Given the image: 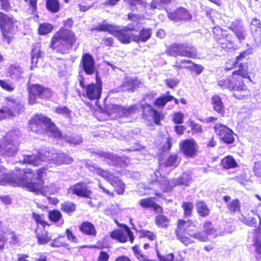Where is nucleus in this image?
Returning <instances> with one entry per match:
<instances>
[{
  "label": "nucleus",
  "instance_id": "603ef678",
  "mask_svg": "<svg viewBox=\"0 0 261 261\" xmlns=\"http://www.w3.org/2000/svg\"><path fill=\"white\" fill-rule=\"evenodd\" d=\"M228 28L236 34L244 29V27L240 21L236 20L230 24Z\"/></svg>",
  "mask_w": 261,
  "mask_h": 261
},
{
  "label": "nucleus",
  "instance_id": "7c9ffc66",
  "mask_svg": "<svg viewBox=\"0 0 261 261\" xmlns=\"http://www.w3.org/2000/svg\"><path fill=\"white\" fill-rule=\"evenodd\" d=\"M23 162L34 166H38L41 163L39 153L37 155L35 154L24 155Z\"/></svg>",
  "mask_w": 261,
  "mask_h": 261
},
{
  "label": "nucleus",
  "instance_id": "c756f323",
  "mask_svg": "<svg viewBox=\"0 0 261 261\" xmlns=\"http://www.w3.org/2000/svg\"><path fill=\"white\" fill-rule=\"evenodd\" d=\"M197 212L201 217L207 216L210 210L206 203L203 201H198L196 203Z\"/></svg>",
  "mask_w": 261,
  "mask_h": 261
},
{
  "label": "nucleus",
  "instance_id": "f8f14e48",
  "mask_svg": "<svg viewBox=\"0 0 261 261\" xmlns=\"http://www.w3.org/2000/svg\"><path fill=\"white\" fill-rule=\"evenodd\" d=\"M96 84H90L88 85L86 88V95L90 99H98L100 96L102 91V82L101 79L98 76L97 73L96 75Z\"/></svg>",
  "mask_w": 261,
  "mask_h": 261
},
{
  "label": "nucleus",
  "instance_id": "aec40b11",
  "mask_svg": "<svg viewBox=\"0 0 261 261\" xmlns=\"http://www.w3.org/2000/svg\"><path fill=\"white\" fill-rule=\"evenodd\" d=\"M140 83V81L136 78L133 79L127 76L124 79L120 89L122 91L133 92L136 88L139 87Z\"/></svg>",
  "mask_w": 261,
  "mask_h": 261
},
{
  "label": "nucleus",
  "instance_id": "b1692460",
  "mask_svg": "<svg viewBox=\"0 0 261 261\" xmlns=\"http://www.w3.org/2000/svg\"><path fill=\"white\" fill-rule=\"evenodd\" d=\"M132 40L136 42H146L151 36V31L150 29H143L139 32L138 35L132 34Z\"/></svg>",
  "mask_w": 261,
  "mask_h": 261
},
{
  "label": "nucleus",
  "instance_id": "473e14b6",
  "mask_svg": "<svg viewBox=\"0 0 261 261\" xmlns=\"http://www.w3.org/2000/svg\"><path fill=\"white\" fill-rule=\"evenodd\" d=\"M197 56V50L191 44L186 42L184 57L194 58Z\"/></svg>",
  "mask_w": 261,
  "mask_h": 261
},
{
  "label": "nucleus",
  "instance_id": "8fccbe9b",
  "mask_svg": "<svg viewBox=\"0 0 261 261\" xmlns=\"http://www.w3.org/2000/svg\"><path fill=\"white\" fill-rule=\"evenodd\" d=\"M62 217L61 213L58 210H54L48 212V218L53 222H58Z\"/></svg>",
  "mask_w": 261,
  "mask_h": 261
},
{
  "label": "nucleus",
  "instance_id": "6ab92c4d",
  "mask_svg": "<svg viewBox=\"0 0 261 261\" xmlns=\"http://www.w3.org/2000/svg\"><path fill=\"white\" fill-rule=\"evenodd\" d=\"M6 100L8 101L7 105L2 106L0 109V113L12 114L13 112L11 111L10 107L14 108V109L17 111L18 114L23 112V106L21 103H16L15 100L11 97H7Z\"/></svg>",
  "mask_w": 261,
  "mask_h": 261
},
{
  "label": "nucleus",
  "instance_id": "39448f33",
  "mask_svg": "<svg viewBox=\"0 0 261 261\" xmlns=\"http://www.w3.org/2000/svg\"><path fill=\"white\" fill-rule=\"evenodd\" d=\"M19 130H12L8 132L0 143V155L13 156L19 149ZM0 162H2L0 159Z\"/></svg>",
  "mask_w": 261,
  "mask_h": 261
},
{
  "label": "nucleus",
  "instance_id": "f704fd0d",
  "mask_svg": "<svg viewBox=\"0 0 261 261\" xmlns=\"http://www.w3.org/2000/svg\"><path fill=\"white\" fill-rule=\"evenodd\" d=\"M212 104L214 110L218 113L222 114L223 104L221 98L218 95H214L212 98Z\"/></svg>",
  "mask_w": 261,
  "mask_h": 261
},
{
  "label": "nucleus",
  "instance_id": "09e8293b",
  "mask_svg": "<svg viewBox=\"0 0 261 261\" xmlns=\"http://www.w3.org/2000/svg\"><path fill=\"white\" fill-rule=\"evenodd\" d=\"M188 234L201 242H205L208 239L207 236L205 235L204 232L196 231L194 233H191V229H189L188 230Z\"/></svg>",
  "mask_w": 261,
  "mask_h": 261
},
{
  "label": "nucleus",
  "instance_id": "c85d7f7f",
  "mask_svg": "<svg viewBox=\"0 0 261 261\" xmlns=\"http://www.w3.org/2000/svg\"><path fill=\"white\" fill-rule=\"evenodd\" d=\"M140 205L143 208H152L156 212H162V208L161 206L156 203L152 198H143L140 200Z\"/></svg>",
  "mask_w": 261,
  "mask_h": 261
},
{
  "label": "nucleus",
  "instance_id": "338daca9",
  "mask_svg": "<svg viewBox=\"0 0 261 261\" xmlns=\"http://www.w3.org/2000/svg\"><path fill=\"white\" fill-rule=\"evenodd\" d=\"M237 67L239 68V64L237 63L236 60H235V61L229 60L225 64V69L226 70H229L234 68H237Z\"/></svg>",
  "mask_w": 261,
  "mask_h": 261
},
{
  "label": "nucleus",
  "instance_id": "4c0bfd02",
  "mask_svg": "<svg viewBox=\"0 0 261 261\" xmlns=\"http://www.w3.org/2000/svg\"><path fill=\"white\" fill-rule=\"evenodd\" d=\"M46 7L49 11L53 13H57L60 10V5L58 0H47Z\"/></svg>",
  "mask_w": 261,
  "mask_h": 261
},
{
  "label": "nucleus",
  "instance_id": "f3484780",
  "mask_svg": "<svg viewBox=\"0 0 261 261\" xmlns=\"http://www.w3.org/2000/svg\"><path fill=\"white\" fill-rule=\"evenodd\" d=\"M92 154L98 155L99 157L103 158L109 165L117 166L123 162V159L120 156L100 150L93 151Z\"/></svg>",
  "mask_w": 261,
  "mask_h": 261
},
{
  "label": "nucleus",
  "instance_id": "bf43d9fd",
  "mask_svg": "<svg viewBox=\"0 0 261 261\" xmlns=\"http://www.w3.org/2000/svg\"><path fill=\"white\" fill-rule=\"evenodd\" d=\"M53 28V26L49 23L41 24L38 29L39 33L41 35H46L51 31Z\"/></svg>",
  "mask_w": 261,
  "mask_h": 261
},
{
  "label": "nucleus",
  "instance_id": "1a4fd4ad",
  "mask_svg": "<svg viewBox=\"0 0 261 261\" xmlns=\"http://www.w3.org/2000/svg\"><path fill=\"white\" fill-rule=\"evenodd\" d=\"M103 21L102 23H99L98 25L92 28L91 31H96L98 32H108L114 36L116 37L120 42L124 44L129 43L132 39V34L123 28L121 30H118V27L116 25L108 24Z\"/></svg>",
  "mask_w": 261,
  "mask_h": 261
},
{
  "label": "nucleus",
  "instance_id": "774afa93",
  "mask_svg": "<svg viewBox=\"0 0 261 261\" xmlns=\"http://www.w3.org/2000/svg\"><path fill=\"white\" fill-rule=\"evenodd\" d=\"M141 237H147L150 240L153 241L156 239V236L152 232L142 230L141 231Z\"/></svg>",
  "mask_w": 261,
  "mask_h": 261
},
{
  "label": "nucleus",
  "instance_id": "e433bc0d",
  "mask_svg": "<svg viewBox=\"0 0 261 261\" xmlns=\"http://www.w3.org/2000/svg\"><path fill=\"white\" fill-rule=\"evenodd\" d=\"M15 182L14 179L10 177V175L7 174L6 169H0V185H6L7 184H13Z\"/></svg>",
  "mask_w": 261,
  "mask_h": 261
},
{
  "label": "nucleus",
  "instance_id": "5fc2aeb1",
  "mask_svg": "<svg viewBox=\"0 0 261 261\" xmlns=\"http://www.w3.org/2000/svg\"><path fill=\"white\" fill-rule=\"evenodd\" d=\"M178 155L176 154H171L165 162V166L167 167H177L178 165Z\"/></svg>",
  "mask_w": 261,
  "mask_h": 261
},
{
  "label": "nucleus",
  "instance_id": "58836bf2",
  "mask_svg": "<svg viewBox=\"0 0 261 261\" xmlns=\"http://www.w3.org/2000/svg\"><path fill=\"white\" fill-rule=\"evenodd\" d=\"M239 220L244 224L250 226V227H256L257 225V220L256 219L252 216L248 217L246 218L243 215H241L239 217Z\"/></svg>",
  "mask_w": 261,
  "mask_h": 261
},
{
  "label": "nucleus",
  "instance_id": "6e6552de",
  "mask_svg": "<svg viewBox=\"0 0 261 261\" xmlns=\"http://www.w3.org/2000/svg\"><path fill=\"white\" fill-rule=\"evenodd\" d=\"M0 14V30L3 40L10 43V34H13L17 31L19 22L11 15L4 13Z\"/></svg>",
  "mask_w": 261,
  "mask_h": 261
},
{
  "label": "nucleus",
  "instance_id": "0e129e2a",
  "mask_svg": "<svg viewBox=\"0 0 261 261\" xmlns=\"http://www.w3.org/2000/svg\"><path fill=\"white\" fill-rule=\"evenodd\" d=\"M221 46V47L223 49H229L232 46V42L231 41L228 39V37L226 38V40H221L217 42Z\"/></svg>",
  "mask_w": 261,
  "mask_h": 261
},
{
  "label": "nucleus",
  "instance_id": "e2e57ef3",
  "mask_svg": "<svg viewBox=\"0 0 261 261\" xmlns=\"http://www.w3.org/2000/svg\"><path fill=\"white\" fill-rule=\"evenodd\" d=\"M0 86L8 91H12L15 88L11 83L2 80H0Z\"/></svg>",
  "mask_w": 261,
  "mask_h": 261
},
{
  "label": "nucleus",
  "instance_id": "cd10ccee",
  "mask_svg": "<svg viewBox=\"0 0 261 261\" xmlns=\"http://www.w3.org/2000/svg\"><path fill=\"white\" fill-rule=\"evenodd\" d=\"M56 150L53 148H45L43 150L39 152L41 162H51L53 163Z\"/></svg>",
  "mask_w": 261,
  "mask_h": 261
},
{
  "label": "nucleus",
  "instance_id": "69168bd1",
  "mask_svg": "<svg viewBox=\"0 0 261 261\" xmlns=\"http://www.w3.org/2000/svg\"><path fill=\"white\" fill-rule=\"evenodd\" d=\"M161 180L159 182L160 184V188L163 190L167 189L170 186H173V184L171 183V181H169L164 177H161Z\"/></svg>",
  "mask_w": 261,
  "mask_h": 261
},
{
  "label": "nucleus",
  "instance_id": "0eeeda50",
  "mask_svg": "<svg viewBox=\"0 0 261 261\" xmlns=\"http://www.w3.org/2000/svg\"><path fill=\"white\" fill-rule=\"evenodd\" d=\"M142 110V114H145L146 111L152 114H160L158 111L153 108L149 105H140L136 104L133 106H120L115 104H111L108 106L107 108L106 114H111L112 113H121V114H126L127 113H138L140 111Z\"/></svg>",
  "mask_w": 261,
  "mask_h": 261
},
{
  "label": "nucleus",
  "instance_id": "bb28decb",
  "mask_svg": "<svg viewBox=\"0 0 261 261\" xmlns=\"http://www.w3.org/2000/svg\"><path fill=\"white\" fill-rule=\"evenodd\" d=\"M73 161V159L69 155L56 150L53 163L58 165L70 164Z\"/></svg>",
  "mask_w": 261,
  "mask_h": 261
},
{
  "label": "nucleus",
  "instance_id": "864d4df0",
  "mask_svg": "<svg viewBox=\"0 0 261 261\" xmlns=\"http://www.w3.org/2000/svg\"><path fill=\"white\" fill-rule=\"evenodd\" d=\"M228 28L236 34L244 29V27L240 21L236 20L230 24Z\"/></svg>",
  "mask_w": 261,
  "mask_h": 261
},
{
  "label": "nucleus",
  "instance_id": "72a5a7b5",
  "mask_svg": "<svg viewBox=\"0 0 261 261\" xmlns=\"http://www.w3.org/2000/svg\"><path fill=\"white\" fill-rule=\"evenodd\" d=\"M221 164L225 169L233 168L237 166V162L234 158L230 155H228L222 159Z\"/></svg>",
  "mask_w": 261,
  "mask_h": 261
},
{
  "label": "nucleus",
  "instance_id": "f257e3e1",
  "mask_svg": "<svg viewBox=\"0 0 261 261\" xmlns=\"http://www.w3.org/2000/svg\"><path fill=\"white\" fill-rule=\"evenodd\" d=\"M29 128L37 134L45 133L49 137L57 139H64L66 142L74 145L83 142V138L80 135L71 136H63L61 132L51 119L44 115H35L29 121Z\"/></svg>",
  "mask_w": 261,
  "mask_h": 261
},
{
  "label": "nucleus",
  "instance_id": "ea45409f",
  "mask_svg": "<svg viewBox=\"0 0 261 261\" xmlns=\"http://www.w3.org/2000/svg\"><path fill=\"white\" fill-rule=\"evenodd\" d=\"M145 117L143 118L147 119L148 121L147 122V125H152L154 123L157 125L160 124L161 119L163 118L164 115H143Z\"/></svg>",
  "mask_w": 261,
  "mask_h": 261
},
{
  "label": "nucleus",
  "instance_id": "de8ad7c7",
  "mask_svg": "<svg viewBox=\"0 0 261 261\" xmlns=\"http://www.w3.org/2000/svg\"><path fill=\"white\" fill-rule=\"evenodd\" d=\"M253 50V48L250 47L247 49L246 50L241 52L240 54V55L236 57V60H237V63H238L239 65L241 64L242 63H241L240 62L246 59L247 57L249 55L252 54ZM244 63L246 64V65H247V64L246 63Z\"/></svg>",
  "mask_w": 261,
  "mask_h": 261
},
{
  "label": "nucleus",
  "instance_id": "2eb2a0df",
  "mask_svg": "<svg viewBox=\"0 0 261 261\" xmlns=\"http://www.w3.org/2000/svg\"><path fill=\"white\" fill-rule=\"evenodd\" d=\"M80 66L88 75L93 74L96 71L95 62L93 57L89 53H85L81 59Z\"/></svg>",
  "mask_w": 261,
  "mask_h": 261
},
{
  "label": "nucleus",
  "instance_id": "13d9d810",
  "mask_svg": "<svg viewBox=\"0 0 261 261\" xmlns=\"http://www.w3.org/2000/svg\"><path fill=\"white\" fill-rule=\"evenodd\" d=\"M182 207L184 210V215L186 217H190L193 208V204L192 202H184L182 204Z\"/></svg>",
  "mask_w": 261,
  "mask_h": 261
},
{
  "label": "nucleus",
  "instance_id": "a878e982",
  "mask_svg": "<svg viewBox=\"0 0 261 261\" xmlns=\"http://www.w3.org/2000/svg\"><path fill=\"white\" fill-rule=\"evenodd\" d=\"M79 228V230L86 235L95 237L97 234L95 226L91 222H83Z\"/></svg>",
  "mask_w": 261,
  "mask_h": 261
},
{
  "label": "nucleus",
  "instance_id": "4be33fe9",
  "mask_svg": "<svg viewBox=\"0 0 261 261\" xmlns=\"http://www.w3.org/2000/svg\"><path fill=\"white\" fill-rule=\"evenodd\" d=\"M192 180V175L188 172H185L179 177L173 179L171 180V183L173 184V186H189Z\"/></svg>",
  "mask_w": 261,
  "mask_h": 261
},
{
  "label": "nucleus",
  "instance_id": "a19ab883",
  "mask_svg": "<svg viewBox=\"0 0 261 261\" xmlns=\"http://www.w3.org/2000/svg\"><path fill=\"white\" fill-rule=\"evenodd\" d=\"M155 221L156 224L159 227L162 228L167 227L168 226L169 223L168 218L163 215H159L156 216Z\"/></svg>",
  "mask_w": 261,
  "mask_h": 261
},
{
  "label": "nucleus",
  "instance_id": "680f3d73",
  "mask_svg": "<svg viewBox=\"0 0 261 261\" xmlns=\"http://www.w3.org/2000/svg\"><path fill=\"white\" fill-rule=\"evenodd\" d=\"M32 218L36 221L37 224L41 225L43 227V228H45L46 225H48L46 221L43 220L41 216L39 214L33 212L32 213Z\"/></svg>",
  "mask_w": 261,
  "mask_h": 261
},
{
  "label": "nucleus",
  "instance_id": "5701e85b",
  "mask_svg": "<svg viewBox=\"0 0 261 261\" xmlns=\"http://www.w3.org/2000/svg\"><path fill=\"white\" fill-rule=\"evenodd\" d=\"M44 56V53L41 49L40 45L36 43L33 45L31 53L32 68L33 66H36L38 60L41 59Z\"/></svg>",
  "mask_w": 261,
  "mask_h": 261
},
{
  "label": "nucleus",
  "instance_id": "3c124183",
  "mask_svg": "<svg viewBox=\"0 0 261 261\" xmlns=\"http://www.w3.org/2000/svg\"><path fill=\"white\" fill-rule=\"evenodd\" d=\"M228 28L236 34L244 29V27L240 21L236 20L230 24Z\"/></svg>",
  "mask_w": 261,
  "mask_h": 261
},
{
  "label": "nucleus",
  "instance_id": "9d476101",
  "mask_svg": "<svg viewBox=\"0 0 261 261\" xmlns=\"http://www.w3.org/2000/svg\"><path fill=\"white\" fill-rule=\"evenodd\" d=\"M29 103L33 105L41 103L42 100H46L51 97L52 92L48 88L39 84H33L28 87Z\"/></svg>",
  "mask_w": 261,
  "mask_h": 261
},
{
  "label": "nucleus",
  "instance_id": "a211bd4d",
  "mask_svg": "<svg viewBox=\"0 0 261 261\" xmlns=\"http://www.w3.org/2000/svg\"><path fill=\"white\" fill-rule=\"evenodd\" d=\"M71 190L73 194L80 197L90 198L92 192L87 185L84 182H79L71 187Z\"/></svg>",
  "mask_w": 261,
  "mask_h": 261
},
{
  "label": "nucleus",
  "instance_id": "423d86ee",
  "mask_svg": "<svg viewBox=\"0 0 261 261\" xmlns=\"http://www.w3.org/2000/svg\"><path fill=\"white\" fill-rule=\"evenodd\" d=\"M86 166L91 171L96 173L104 178L115 189L118 194L122 195L124 193L125 191L124 184L118 177L114 176L112 172L108 170H102L91 162L87 163Z\"/></svg>",
  "mask_w": 261,
  "mask_h": 261
},
{
  "label": "nucleus",
  "instance_id": "37998d69",
  "mask_svg": "<svg viewBox=\"0 0 261 261\" xmlns=\"http://www.w3.org/2000/svg\"><path fill=\"white\" fill-rule=\"evenodd\" d=\"M213 32L214 34V38L217 42L221 40H225V41H226V38L228 37V36H224L223 34L222 29L219 27H214L213 30Z\"/></svg>",
  "mask_w": 261,
  "mask_h": 261
},
{
  "label": "nucleus",
  "instance_id": "f03ea898",
  "mask_svg": "<svg viewBox=\"0 0 261 261\" xmlns=\"http://www.w3.org/2000/svg\"><path fill=\"white\" fill-rule=\"evenodd\" d=\"M45 174L44 169L40 168L34 172L32 169H25L23 174H20L16 181L18 186L26 187L27 189L36 194L40 193L47 196L48 194H54L57 191L56 186L51 184L49 186L42 187L43 181L42 177Z\"/></svg>",
  "mask_w": 261,
  "mask_h": 261
},
{
  "label": "nucleus",
  "instance_id": "2f4dec72",
  "mask_svg": "<svg viewBox=\"0 0 261 261\" xmlns=\"http://www.w3.org/2000/svg\"><path fill=\"white\" fill-rule=\"evenodd\" d=\"M111 237L121 243H125L127 240V236L122 230L116 229L113 231L110 234Z\"/></svg>",
  "mask_w": 261,
  "mask_h": 261
},
{
  "label": "nucleus",
  "instance_id": "052dcab7",
  "mask_svg": "<svg viewBox=\"0 0 261 261\" xmlns=\"http://www.w3.org/2000/svg\"><path fill=\"white\" fill-rule=\"evenodd\" d=\"M254 255L257 260H261V241L257 240L254 243Z\"/></svg>",
  "mask_w": 261,
  "mask_h": 261
},
{
  "label": "nucleus",
  "instance_id": "79ce46f5",
  "mask_svg": "<svg viewBox=\"0 0 261 261\" xmlns=\"http://www.w3.org/2000/svg\"><path fill=\"white\" fill-rule=\"evenodd\" d=\"M227 208L231 212L235 213L240 212L241 203L239 199H236L231 200L227 204Z\"/></svg>",
  "mask_w": 261,
  "mask_h": 261
},
{
  "label": "nucleus",
  "instance_id": "6e6d98bb",
  "mask_svg": "<svg viewBox=\"0 0 261 261\" xmlns=\"http://www.w3.org/2000/svg\"><path fill=\"white\" fill-rule=\"evenodd\" d=\"M23 70L19 66H12L11 68V75L12 78L19 79L20 78Z\"/></svg>",
  "mask_w": 261,
  "mask_h": 261
},
{
  "label": "nucleus",
  "instance_id": "412c9836",
  "mask_svg": "<svg viewBox=\"0 0 261 261\" xmlns=\"http://www.w3.org/2000/svg\"><path fill=\"white\" fill-rule=\"evenodd\" d=\"M185 46V43H174L167 48L166 51L168 55L173 57H184Z\"/></svg>",
  "mask_w": 261,
  "mask_h": 261
},
{
  "label": "nucleus",
  "instance_id": "49530a36",
  "mask_svg": "<svg viewBox=\"0 0 261 261\" xmlns=\"http://www.w3.org/2000/svg\"><path fill=\"white\" fill-rule=\"evenodd\" d=\"M250 30L253 34H257L261 31V23L257 18L252 19L250 24Z\"/></svg>",
  "mask_w": 261,
  "mask_h": 261
},
{
  "label": "nucleus",
  "instance_id": "dca6fc26",
  "mask_svg": "<svg viewBox=\"0 0 261 261\" xmlns=\"http://www.w3.org/2000/svg\"><path fill=\"white\" fill-rule=\"evenodd\" d=\"M167 12L169 19L174 22L190 20L192 19V15L186 9L183 7H179L173 12H169L167 10Z\"/></svg>",
  "mask_w": 261,
  "mask_h": 261
},
{
  "label": "nucleus",
  "instance_id": "393cba45",
  "mask_svg": "<svg viewBox=\"0 0 261 261\" xmlns=\"http://www.w3.org/2000/svg\"><path fill=\"white\" fill-rule=\"evenodd\" d=\"M172 100H174L175 103L177 104L178 100L175 98L173 96L170 95V92L168 91L166 94L162 95L161 96L157 98L154 102V106L158 108H163L167 102Z\"/></svg>",
  "mask_w": 261,
  "mask_h": 261
},
{
  "label": "nucleus",
  "instance_id": "9b49d317",
  "mask_svg": "<svg viewBox=\"0 0 261 261\" xmlns=\"http://www.w3.org/2000/svg\"><path fill=\"white\" fill-rule=\"evenodd\" d=\"M192 224L191 221L179 220L178 222L177 228L175 230L177 239L186 246H188L194 242L190 238L186 236L185 232L187 227L190 226Z\"/></svg>",
  "mask_w": 261,
  "mask_h": 261
},
{
  "label": "nucleus",
  "instance_id": "c03bdc74",
  "mask_svg": "<svg viewBox=\"0 0 261 261\" xmlns=\"http://www.w3.org/2000/svg\"><path fill=\"white\" fill-rule=\"evenodd\" d=\"M75 208V205L73 202L69 201H66L61 205V210L67 214H70L74 212Z\"/></svg>",
  "mask_w": 261,
  "mask_h": 261
},
{
  "label": "nucleus",
  "instance_id": "20e7f679",
  "mask_svg": "<svg viewBox=\"0 0 261 261\" xmlns=\"http://www.w3.org/2000/svg\"><path fill=\"white\" fill-rule=\"evenodd\" d=\"M75 41L74 32L68 29H61L52 38L50 46L57 53L68 54Z\"/></svg>",
  "mask_w": 261,
  "mask_h": 261
},
{
  "label": "nucleus",
  "instance_id": "4d7b16f0",
  "mask_svg": "<svg viewBox=\"0 0 261 261\" xmlns=\"http://www.w3.org/2000/svg\"><path fill=\"white\" fill-rule=\"evenodd\" d=\"M205 235L215 236L216 231L213 227V225L211 222H206L203 225Z\"/></svg>",
  "mask_w": 261,
  "mask_h": 261
},
{
  "label": "nucleus",
  "instance_id": "7ed1b4c3",
  "mask_svg": "<svg viewBox=\"0 0 261 261\" xmlns=\"http://www.w3.org/2000/svg\"><path fill=\"white\" fill-rule=\"evenodd\" d=\"M247 68L246 64H240L239 69L234 71L231 76L219 81L218 85L223 89L233 91V96L238 99L248 96L250 94L249 90L242 80V77H249Z\"/></svg>",
  "mask_w": 261,
  "mask_h": 261
},
{
  "label": "nucleus",
  "instance_id": "c9c22d12",
  "mask_svg": "<svg viewBox=\"0 0 261 261\" xmlns=\"http://www.w3.org/2000/svg\"><path fill=\"white\" fill-rule=\"evenodd\" d=\"M39 231V228L36 230V233L39 244H44L51 240V238L48 236V232L47 231L44 229L42 230L41 233Z\"/></svg>",
  "mask_w": 261,
  "mask_h": 261
},
{
  "label": "nucleus",
  "instance_id": "a18cd8bd",
  "mask_svg": "<svg viewBox=\"0 0 261 261\" xmlns=\"http://www.w3.org/2000/svg\"><path fill=\"white\" fill-rule=\"evenodd\" d=\"M184 68L189 70L191 72L196 73V75H199L203 71V67L199 64H196L193 62L190 65L184 66Z\"/></svg>",
  "mask_w": 261,
  "mask_h": 261
},
{
  "label": "nucleus",
  "instance_id": "4468645a",
  "mask_svg": "<svg viewBox=\"0 0 261 261\" xmlns=\"http://www.w3.org/2000/svg\"><path fill=\"white\" fill-rule=\"evenodd\" d=\"M180 150L188 158H194L197 154V146L193 139H187L180 144Z\"/></svg>",
  "mask_w": 261,
  "mask_h": 261
},
{
  "label": "nucleus",
  "instance_id": "ddd939ff",
  "mask_svg": "<svg viewBox=\"0 0 261 261\" xmlns=\"http://www.w3.org/2000/svg\"><path fill=\"white\" fill-rule=\"evenodd\" d=\"M215 129L220 140L223 142L228 144L233 143L234 134L231 129L222 124L215 126Z\"/></svg>",
  "mask_w": 261,
  "mask_h": 261
}]
</instances>
